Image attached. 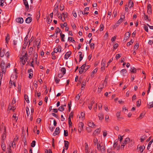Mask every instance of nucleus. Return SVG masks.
Segmentation results:
<instances>
[{"instance_id":"14","label":"nucleus","mask_w":153,"mask_h":153,"mask_svg":"<svg viewBox=\"0 0 153 153\" xmlns=\"http://www.w3.org/2000/svg\"><path fill=\"white\" fill-rule=\"evenodd\" d=\"M12 120L13 121V122H17L18 120V117H16V114H13L12 116Z\"/></svg>"},{"instance_id":"56","label":"nucleus","mask_w":153,"mask_h":153,"mask_svg":"<svg viewBox=\"0 0 153 153\" xmlns=\"http://www.w3.org/2000/svg\"><path fill=\"white\" fill-rule=\"evenodd\" d=\"M85 80H84L82 82V86H81V88H83L84 86H85Z\"/></svg>"},{"instance_id":"10","label":"nucleus","mask_w":153,"mask_h":153,"mask_svg":"<svg viewBox=\"0 0 153 153\" xmlns=\"http://www.w3.org/2000/svg\"><path fill=\"white\" fill-rule=\"evenodd\" d=\"M60 133L59 128V127H57L53 134V135L54 136L58 135Z\"/></svg>"},{"instance_id":"8","label":"nucleus","mask_w":153,"mask_h":153,"mask_svg":"<svg viewBox=\"0 0 153 153\" xmlns=\"http://www.w3.org/2000/svg\"><path fill=\"white\" fill-rule=\"evenodd\" d=\"M145 148V147L144 145H143L142 146H139L138 145L137 147V149L138 150H139L142 153L143 152V150Z\"/></svg>"},{"instance_id":"51","label":"nucleus","mask_w":153,"mask_h":153,"mask_svg":"<svg viewBox=\"0 0 153 153\" xmlns=\"http://www.w3.org/2000/svg\"><path fill=\"white\" fill-rule=\"evenodd\" d=\"M36 144V142L35 140L32 141V143H31V146L32 147H34L35 146Z\"/></svg>"},{"instance_id":"34","label":"nucleus","mask_w":153,"mask_h":153,"mask_svg":"<svg viewBox=\"0 0 153 153\" xmlns=\"http://www.w3.org/2000/svg\"><path fill=\"white\" fill-rule=\"evenodd\" d=\"M120 113H121V111H119L117 112L116 114V117H117V119L118 120L120 118H121L120 117Z\"/></svg>"},{"instance_id":"12","label":"nucleus","mask_w":153,"mask_h":153,"mask_svg":"<svg viewBox=\"0 0 153 153\" xmlns=\"http://www.w3.org/2000/svg\"><path fill=\"white\" fill-rule=\"evenodd\" d=\"M71 51H69L67 52L65 55V59H68L70 55L71 54Z\"/></svg>"},{"instance_id":"28","label":"nucleus","mask_w":153,"mask_h":153,"mask_svg":"<svg viewBox=\"0 0 153 153\" xmlns=\"http://www.w3.org/2000/svg\"><path fill=\"white\" fill-rule=\"evenodd\" d=\"M59 32L60 33V34L62 33V32H61L60 29H59V27H57L56 28V30L55 32V33L56 34H57Z\"/></svg>"},{"instance_id":"32","label":"nucleus","mask_w":153,"mask_h":153,"mask_svg":"<svg viewBox=\"0 0 153 153\" xmlns=\"http://www.w3.org/2000/svg\"><path fill=\"white\" fill-rule=\"evenodd\" d=\"M14 77V75H12L11 76L9 82V85L10 86H11L13 85V81L11 80V79H12V78ZM10 88H11V86H10Z\"/></svg>"},{"instance_id":"55","label":"nucleus","mask_w":153,"mask_h":153,"mask_svg":"<svg viewBox=\"0 0 153 153\" xmlns=\"http://www.w3.org/2000/svg\"><path fill=\"white\" fill-rule=\"evenodd\" d=\"M64 135L65 136H67L68 135V131L67 130H64Z\"/></svg>"},{"instance_id":"2","label":"nucleus","mask_w":153,"mask_h":153,"mask_svg":"<svg viewBox=\"0 0 153 153\" xmlns=\"http://www.w3.org/2000/svg\"><path fill=\"white\" fill-rule=\"evenodd\" d=\"M97 149L100 151L101 152H104L105 151V147L103 145H101L100 144H97Z\"/></svg>"},{"instance_id":"58","label":"nucleus","mask_w":153,"mask_h":153,"mask_svg":"<svg viewBox=\"0 0 153 153\" xmlns=\"http://www.w3.org/2000/svg\"><path fill=\"white\" fill-rule=\"evenodd\" d=\"M144 115L145 114L141 113L139 117L137 119H141L142 118H143L144 117Z\"/></svg>"},{"instance_id":"4","label":"nucleus","mask_w":153,"mask_h":153,"mask_svg":"<svg viewBox=\"0 0 153 153\" xmlns=\"http://www.w3.org/2000/svg\"><path fill=\"white\" fill-rule=\"evenodd\" d=\"M153 139L149 143L147 147V149L149 151H151V148L153 147Z\"/></svg>"},{"instance_id":"25","label":"nucleus","mask_w":153,"mask_h":153,"mask_svg":"<svg viewBox=\"0 0 153 153\" xmlns=\"http://www.w3.org/2000/svg\"><path fill=\"white\" fill-rule=\"evenodd\" d=\"M1 146L2 148V149L4 152L5 151L6 146L5 145L4 143V141H2L1 144Z\"/></svg>"},{"instance_id":"42","label":"nucleus","mask_w":153,"mask_h":153,"mask_svg":"<svg viewBox=\"0 0 153 153\" xmlns=\"http://www.w3.org/2000/svg\"><path fill=\"white\" fill-rule=\"evenodd\" d=\"M1 68L2 70V73L1 74H5L6 72V68H4V67H1Z\"/></svg>"},{"instance_id":"6","label":"nucleus","mask_w":153,"mask_h":153,"mask_svg":"<svg viewBox=\"0 0 153 153\" xmlns=\"http://www.w3.org/2000/svg\"><path fill=\"white\" fill-rule=\"evenodd\" d=\"M6 128L5 127H4V131L3 132V134L1 136V138L3 140V141H4V140L5 139L6 135Z\"/></svg>"},{"instance_id":"9","label":"nucleus","mask_w":153,"mask_h":153,"mask_svg":"<svg viewBox=\"0 0 153 153\" xmlns=\"http://www.w3.org/2000/svg\"><path fill=\"white\" fill-rule=\"evenodd\" d=\"M147 12L149 14H151L152 9L151 5L150 4H148L147 6Z\"/></svg>"},{"instance_id":"48","label":"nucleus","mask_w":153,"mask_h":153,"mask_svg":"<svg viewBox=\"0 0 153 153\" xmlns=\"http://www.w3.org/2000/svg\"><path fill=\"white\" fill-rule=\"evenodd\" d=\"M64 108L63 107V106L62 105H61V106H60L58 109V110L60 111H64Z\"/></svg>"},{"instance_id":"27","label":"nucleus","mask_w":153,"mask_h":153,"mask_svg":"<svg viewBox=\"0 0 153 153\" xmlns=\"http://www.w3.org/2000/svg\"><path fill=\"white\" fill-rule=\"evenodd\" d=\"M128 6L130 8H131L133 6V2L132 1L130 0L128 2Z\"/></svg>"},{"instance_id":"30","label":"nucleus","mask_w":153,"mask_h":153,"mask_svg":"<svg viewBox=\"0 0 153 153\" xmlns=\"http://www.w3.org/2000/svg\"><path fill=\"white\" fill-rule=\"evenodd\" d=\"M56 7H55L54 9L53 12L55 13H58V5H56Z\"/></svg>"},{"instance_id":"47","label":"nucleus","mask_w":153,"mask_h":153,"mask_svg":"<svg viewBox=\"0 0 153 153\" xmlns=\"http://www.w3.org/2000/svg\"><path fill=\"white\" fill-rule=\"evenodd\" d=\"M121 73H122L123 75L127 73V70L126 69H123L121 71Z\"/></svg>"},{"instance_id":"54","label":"nucleus","mask_w":153,"mask_h":153,"mask_svg":"<svg viewBox=\"0 0 153 153\" xmlns=\"http://www.w3.org/2000/svg\"><path fill=\"white\" fill-rule=\"evenodd\" d=\"M123 20L122 19H121L120 18L117 22L116 24H118V25L120 23H121L123 21Z\"/></svg>"},{"instance_id":"64","label":"nucleus","mask_w":153,"mask_h":153,"mask_svg":"<svg viewBox=\"0 0 153 153\" xmlns=\"http://www.w3.org/2000/svg\"><path fill=\"white\" fill-rule=\"evenodd\" d=\"M4 0H0V6H4L3 3L4 2Z\"/></svg>"},{"instance_id":"11","label":"nucleus","mask_w":153,"mask_h":153,"mask_svg":"<svg viewBox=\"0 0 153 153\" xmlns=\"http://www.w3.org/2000/svg\"><path fill=\"white\" fill-rule=\"evenodd\" d=\"M5 53V50L4 49H3L1 50V49H0V56L1 57H3Z\"/></svg>"},{"instance_id":"17","label":"nucleus","mask_w":153,"mask_h":153,"mask_svg":"<svg viewBox=\"0 0 153 153\" xmlns=\"http://www.w3.org/2000/svg\"><path fill=\"white\" fill-rule=\"evenodd\" d=\"M104 88V85H100L98 89V91L99 92H101L102 90Z\"/></svg>"},{"instance_id":"44","label":"nucleus","mask_w":153,"mask_h":153,"mask_svg":"<svg viewBox=\"0 0 153 153\" xmlns=\"http://www.w3.org/2000/svg\"><path fill=\"white\" fill-rule=\"evenodd\" d=\"M141 103V100L140 99H139L137 102V107H139Z\"/></svg>"},{"instance_id":"50","label":"nucleus","mask_w":153,"mask_h":153,"mask_svg":"<svg viewBox=\"0 0 153 153\" xmlns=\"http://www.w3.org/2000/svg\"><path fill=\"white\" fill-rule=\"evenodd\" d=\"M25 109L27 112V115L28 116L30 114L29 108L28 107H26Z\"/></svg>"},{"instance_id":"5","label":"nucleus","mask_w":153,"mask_h":153,"mask_svg":"<svg viewBox=\"0 0 153 153\" xmlns=\"http://www.w3.org/2000/svg\"><path fill=\"white\" fill-rule=\"evenodd\" d=\"M84 126V123L82 122H79V126L78 127V131L79 132H81L82 129Z\"/></svg>"},{"instance_id":"36","label":"nucleus","mask_w":153,"mask_h":153,"mask_svg":"<svg viewBox=\"0 0 153 153\" xmlns=\"http://www.w3.org/2000/svg\"><path fill=\"white\" fill-rule=\"evenodd\" d=\"M24 98L25 100H26V101L27 103H29V101L28 99V97L27 95H25L24 96Z\"/></svg>"},{"instance_id":"60","label":"nucleus","mask_w":153,"mask_h":153,"mask_svg":"<svg viewBox=\"0 0 153 153\" xmlns=\"http://www.w3.org/2000/svg\"><path fill=\"white\" fill-rule=\"evenodd\" d=\"M60 10H61L62 11V10H63L64 9V5L63 4H61L60 5Z\"/></svg>"},{"instance_id":"20","label":"nucleus","mask_w":153,"mask_h":153,"mask_svg":"<svg viewBox=\"0 0 153 153\" xmlns=\"http://www.w3.org/2000/svg\"><path fill=\"white\" fill-rule=\"evenodd\" d=\"M64 143L65 149L67 150L68 147L69 142L68 141L64 140Z\"/></svg>"},{"instance_id":"13","label":"nucleus","mask_w":153,"mask_h":153,"mask_svg":"<svg viewBox=\"0 0 153 153\" xmlns=\"http://www.w3.org/2000/svg\"><path fill=\"white\" fill-rule=\"evenodd\" d=\"M16 20L17 22L20 23H22L23 22V19L22 17L17 18Z\"/></svg>"},{"instance_id":"43","label":"nucleus","mask_w":153,"mask_h":153,"mask_svg":"<svg viewBox=\"0 0 153 153\" xmlns=\"http://www.w3.org/2000/svg\"><path fill=\"white\" fill-rule=\"evenodd\" d=\"M143 17L145 20H148L149 21L148 16L146 15L145 13H144Z\"/></svg>"},{"instance_id":"16","label":"nucleus","mask_w":153,"mask_h":153,"mask_svg":"<svg viewBox=\"0 0 153 153\" xmlns=\"http://www.w3.org/2000/svg\"><path fill=\"white\" fill-rule=\"evenodd\" d=\"M131 35V33H129V32H126L125 34V38L127 39Z\"/></svg>"},{"instance_id":"46","label":"nucleus","mask_w":153,"mask_h":153,"mask_svg":"<svg viewBox=\"0 0 153 153\" xmlns=\"http://www.w3.org/2000/svg\"><path fill=\"white\" fill-rule=\"evenodd\" d=\"M60 36H61V40L62 41L64 42L65 40H64V38L65 37V35L64 34H60Z\"/></svg>"},{"instance_id":"22","label":"nucleus","mask_w":153,"mask_h":153,"mask_svg":"<svg viewBox=\"0 0 153 153\" xmlns=\"http://www.w3.org/2000/svg\"><path fill=\"white\" fill-rule=\"evenodd\" d=\"M79 62H80L82 59L84 55L82 54V53L81 52L79 51Z\"/></svg>"},{"instance_id":"19","label":"nucleus","mask_w":153,"mask_h":153,"mask_svg":"<svg viewBox=\"0 0 153 153\" xmlns=\"http://www.w3.org/2000/svg\"><path fill=\"white\" fill-rule=\"evenodd\" d=\"M97 144H100L98 142V140L96 137H94L93 140V144L94 146L97 145Z\"/></svg>"},{"instance_id":"7","label":"nucleus","mask_w":153,"mask_h":153,"mask_svg":"<svg viewBox=\"0 0 153 153\" xmlns=\"http://www.w3.org/2000/svg\"><path fill=\"white\" fill-rule=\"evenodd\" d=\"M88 125L89 127L92 128H94L96 127V125L94 124V123L91 121H90L88 122Z\"/></svg>"},{"instance_id":"1","label":"nucleus","mask_w":153,"mask_h":153,"mask_svg":"<svg viewBox=\"0 0 153 153\" xmlns=\"http://www.w3.org/2000/svg\"><path fill=\"white\" fill-rule=\"evenodd\" d=\"M25 53V52L24 53L23 55L22 54V56H23L20 57V59L21 60V61L22 62V64L23 65H24L25 64L27 60V54L26 52Z\"/></svg>"},{"instance_id":"35","label":"nucleus","mask_w":153,"mask_h":153,"mask_svg":"<svg viewBox=\"0 0 153 153\" xmlns=\"http://www.w3.org/2000/svg\"><path fill=\"white\" fill-rule=\"evenodd\" d=\"M153 107V102L149 103L148 104V108H149Z\"/></svg>"},{"instance_id":"31","label":"nucleus","mask_w":153,"mask_h":153,"mask_svg":"<svg viewBox=\"0 0 153 153\" xmlns=\"http://www.w3.org/2000/svg\"><path fill=\"white\" fill-rule=\"evenodd\" d=\"M98 117L99 118V119L100 120H102L103 118V114L102 113H100L98 114Z\"/></svg>"},{"instance_id":"41","label":"nucleus","mask_w":153,"mask_h":153,"mask_svg":"<svg viewBox=\"0 0 153 153\" xmlns=\"http://www.w3.org/2000/svg\"><path fill=\"white\" fill-rule=\"evenodd\" d=\"M101 65H102V67L101 68H102V67H105V60L104 59H102V62H101Z\"/></svg>"},{"instance_id":"3","label":"nucleus","mask_w":153,"mask_h":153,"mask_svg":"<svg viewBox=\"0 0 153 153\" xmlns=\"http://www.w3.org/2000/svg\"><path fill=\"white\" fill-rule=\"evenodd\" d=\"M86 65V62H85V63L83 65L80 67L79 68V73L80 74H82L83 72H85V65Z\"/></svg>"},{"instance_id":"63","label":"nucleus","mask_w":153,"mask_h":153,"mask_svg":"<svg viewBox=\"0 0 153 153\" xmlns=\"http://www.w3.org/2000/svg\"><path fill=\"white\" fill-rule=\"evenodd\" d=\"M11 147L10 146L9 148H8L7 149V153H11V149L10 148Z\"/></svg>"},{"instance_id":"33","label":"nucleus","mask_w":153,"mask_h":153,"mask_svg":"<svg viewBox=\"0 0 153 153\" xmlns=\"http://www.w3.org/2000/svg\"><path fill=\"white\" fill-rule=\"evenodd\" d=\"M68 125L69 126V127H71L72 126V122H71V118L70 117H69L68 118Z\"/></svg>"},{"instance_id":"57","label":"nucleus","mask_w":153,"mask_h":153,"mask_svg":"<svg viewBox=\"0 0 153 153\" xmlns=\"http://www.w3.org/2000/svg\"><path fill=\"white\" fill-rule=\"evenodd\" d=\"M67 25V23H65L63 24H61L60 25V26L62 28H64V27H66Z\"/></svg>"},{"instance_id":"45","label":"nucleus","mask_w":153,"mask_h":153,"mask_svg":"<svg viewBox=\"0 0 153 153\" xmlns=\"http://www.w3.org/2000/svg\"><path fill=\"white\" fill-rule=\"evenodd\" d=\"M73 38L72 37H69L68 38V41H70L73 42H75V41L74 40V39H73Z\"/></svg>"},{"instance_id":"53","label":"nucleus","mask_w":153,"mask_h":153,"mask_svg":"<svg viewBox=\"0 0 153 153\" xmlns=\"http://www.w3.org/2000/svg\"><path fill=\"white\" fill-rule=\"evenodd\" d=\"M139 47V45L138 43H136L134 47V49H137Z\"/></svg>"},{"instance_id":"40","label":"nucleus","mask_w":153,"mask_h":153,"mask_svg":"<svg viewBox=\"0 0 153 153\" xmlns=\"http://www.w3.org/2000/svg\"><path fill=\"white\" fill-rule=\"evenodd\" d=\"M134 41L132 39H131L130 42H128L127 44V45L128 46L131 45V44H132V43H133Z\"/></svg>"},{"instance_id":"62","label":"nucleus","mask_w":153,"mask_h":153,"mask_svg":"<svg viewBox=\"0 0 153 153\" xmlns=\"http://www.w3.org/2000/svg\"><path fill=\"white\" fill-rule=\"evenodd\" d=\"M57 49L58 52H61V46L59 45L58 46V47L57 48Z\"/></svg>"},{"instance_id":"15","label":"nucleus","mask_w":153,"mask_h":153,"mask_svg":"<svg viewBox=\"0 0 153 153\" xmlns=\"http://www.w3.org/2000/svg\"><path fill=\"white\" fill-rule=\"evenodd\" d=\"M24 4L25 6V8L27 11L28 10L29 8V6L27 1H24Z\"/></svg>"},{"instance_id":"24","label":"nucleus","mask_w":153,"mask_h":153,"mask_svg":"<svg viewBox=\"0 0 153 153\" xmlns=\"http://www.w3.org/2000/svg\"><path fill=\"white\" fill-rule=\"evenodd\" d=\"M32 20V18L31 17H28L26 18L25 20V22L27 23H29L31 22Z\"/></svg>"},{"instance_id":"21","label":"nucleus","mask_w":153,"mask_h":153,"mask_svg":"<svg viewBox=\"0 0 153 153\" xmlns=\"http://www.w3.org/2000/svg\"><path fill=\"white\" fill-rule=\"evenodd\" d=\"M130 140V139L128 137H127L125 139V140L123 141V142L122 143L123 144H124V145H126L127 144L128 142Z\"/></svg>"},{"instance_id":"37","label":"nucleus","mask_w":153,"mask_h":153,"mask_svg":"<svg viewBox=\"0 0 153 153\" xmlns=\"http://www.w3.org/2000/svg\"><path fill=\"white\" fill-rule=\"evenodd\" d=\"M118 146V143H117V140H116L114 141V144L113 147H114V148H116L117 146Z\"/></svg>"},{"instance_id":"61","label":"nucleus","mask_w":153,"mask_h":153,"mask_svg":"<svg viewBox=\"0 0 153 153\" xmlns=\"http://www.w3.org/2000/svg\"><path fill=\"white\" fill-rule=\"evenodd\" d=\"M101 131V129L100 128H98L96 129L95 131L94 132H96L97 133H99Z\"/></svg>"},{"instance_id":"52","label":"nucleus","mask_w":153,"mask_h":153,"mask_svg":"<svg viewBox=\"0 0 153 153\" xmlns=\"http://www.w3.org/2000/svg\"><path fill=\"white\" fill-rule=\"evenodd\" d=\"M100 31H102L104 29V25L103 24H101L100 25Z\"/></svg>"},{"instance_id":"39","label":"nucleus","mask_w":153,"mask_h":153,"mask_svg":"<svg viewBox=\"0 0 153 153\" xmlns=\"http://www.w3.org/2000/svg\"><path fill=\"white\" fill-rule=\"evenodd\" d=\"M130 71L131 73H135L136 72V68L134 67H132L131 68Z\"/></svg>"},{"instance_id":"29","label":"nucleus","mask_w":153,"mask_h":153,"mask_svg":"<svg viewBox=\"0 0 153 153\" xmlns=\"http://www.w3.org/2000/svg\"><path fill=\"white\" fill-rule=\"evenodd\" d=\"M61 71L62 73V74L63 75H64L66 73V69L65 68L63 67L61 69Z\"/></svg>"},{"instance_id":"59","label":"nucleus","mask_w":153,"mask_h":153,"mask_svg":"<svg viewBox=\"0 0 153 153\" xmlns=\"http://www.w3.org/2000/svg\"><path fill=\"white\" fill-rule=\"evenodd\" d=\"M80 96L79 94L77 95L75 97V99L76 100H78L80 98Z\"/></svg>"},{"instance_id":"38","label":"nucleus","mask_w":153,"mask_h":153,"mask_svg":"<svg viewBox=\"0 0 153 153\" xmlns=\"http://www.w3.org/2000/svg\"><path fill=\"white\" fill-rule=\"evenodd\" d=\"M8 108L10 110H11L13 111H14V110L16 109V108L14 106H11L10 105L9 106Z\"/></svg>"},{"instance_id":"18","label":"nucleus","mask_w":153,"mask_h":153,"mask_svg":"<svg viewBox=\"0 0 153 153\" xmlns=\"http://www.w3.org/2000/svg\"><path fill=\"white\" fill-rule=\"evenodd\" d=\"M62 15L63 17V19H62V21H64L65 20V19L67 17V13L66 12L63 13Z\"/></svg>"},{"instance_id":"49","label":"nucleus","mask_w":153,"mask_h":153,"mask_svg":"<svg viewBox=\"0 0 153 153\" xmlns=\"http://www.w3.org/2000/svg\"><path fill=\"white\" fill-rule=\"evenodd\" d=\"M90 66L89 65H85V69H84V70L85 71V72H86L87 70H88V69H89L90 68Z\"/></svg>"},{"instance_id":"23","label":"nucleus","mask_w":153,"mask_h":153,"mask_svg":"<svg viewBox=\"0 0 153 153\" xmlns=\"http://www.w3.org/2000/svg\"><path fill=\"white\" fill-rule=\"evenodd\" d=\"M85 152L86 153H88V145L86 143H85Z\"/></svg>"},{"instance_id":"26","label":"nucleus","mask_w":153,"mask_h":153,"mask_svg":"<svg viewBox=\"0 0 153 153\" xmlns=\"http://www.w3.org/2000/svg\"><path fill=\"white\" fill-rule=\"evenodd\" d=\"M5 41L6 43L8 42L9 40H10V36L8 33H7L5 37Z\"/></svg>"}]
</instances>
